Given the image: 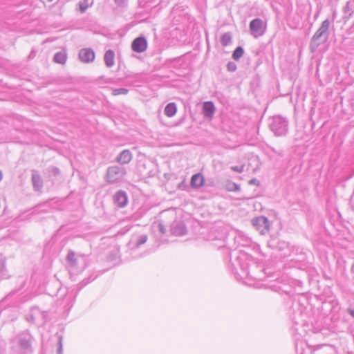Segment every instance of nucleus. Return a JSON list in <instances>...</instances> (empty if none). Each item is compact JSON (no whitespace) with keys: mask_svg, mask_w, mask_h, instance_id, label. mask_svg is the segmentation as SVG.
I'll use <instances>...</instances> for the list:
<instances>
[{"mask_svg":"<svg viewBox=\"0 0 354 354\" xmlns=\"http://www.w3.org/2000/svg\"><path fill=\"white\" fill-rule=\"evenodd\" d=\"M348 313L354 317V310L353 309H348Z\"/></svg>","mask_w":354,"mask_h":354,"instance_id":"e433bc0d","label":"nucleus"},{"mask_svg":"<svg viewBox=\"0 0 354 354\" xmlns=\"http://www.w3.org/2000/svg\"><path fill=\"white\" fill-rule=\"evenodd\" d=\"M66 54L64 52L60 51L55 53L53 61L57 64H64L66 63Z\"/></svg>","mask_w":354,"mask_h":354,"instance_id":"4be33fe9","label":"nucleus"},{"mask_svg":"<svg viewBox=\"0 0 354 354\" xmlns=\"http://www.w3.org/2000/svg\"><path fill=\"white\" fill-rule=\"evenodd\" d=\"M352 270L354 272V266L352 267Z\"/></svg>","mask_w":354,"mask_h":354,"instance_id":"a19ab883","label":"nucleus"},{"mask_svg":"<svg viewBox=\"0 0 354 354\" xmlns=\"http://www.w3.org/2000/svg\"><path fill=\"white\" fill-rule=\"evenodd\" d=\"M177 111V106L174 102H170L165 108V114L169 118L173 117Z\"/></svg>","mask_w":354,"mask_h":354,"instance_id":"aec40b11","label":"nucleus"},{"mask_svg":"<svg viewBox=\"0 0 354 354\" xmlns=\"http://www.w3.org/2000/svg\"><path fill=\"white\" fill-rule=\"evenodd\" d=\"M4 268V263L1 261H0V273L3 271Z\"/></svg>","mask_w":354,"mask_h":354,"instance_id":"58836bf2","label":"nucleus"},{"mask_svg":"<svg viewBox=\"0 0 354 354\" xmlns=\"http://www.w3.org/2000/svg\"><path fill=\"white\" fill-rule=\"evenodd\" d=\"M113 201L118 207H125L128 202L127 193L122 190L118 191L113 196Z\"/></svg>","mask_w":354,"mask_h":354,"instance_id":"f8f14e48","label":"nucleus"},{"mask_svg":"<svg viewBox=\"0 0 354 354\" xmlns=\"http://www.w3.org/2000/svg\"><path fill=\"white\" fill-rule=\"evenodd\" d=\"M59 306H63L66 310H68L73 306L72 296L71 295H66L62 301H59Z\"/></svg>","mask_w":354,"mask_h":354,"instance_id":"412c9836","label":"nucleus"},{"mask_svg":"<svg viewBox=\"0 0 354 354\" xmlns=\"http://www.w3.org/2000/svg\"><path fill=\"white\" fill-rule=\"evenodd\" d=\"M80 11L84 13L86 9L89 7L88 0H83L79 3Z\"/></svg>","mask_w":354,"mask_h":354,"instance_id":"cd10ccee","label":"nucleus"},{"mask_svg":"<svg viewBox=\"0 0 354 354\" xmlns=\"http://www.w3.org/2000/svg\"><path fill=\"white\" fill-rule=\"evenodd\" d=\"M243 48L241 46H238L234 50L232 57L234 60H239L243 55Z\"/></svg>","mask_w":354,"mask_h":354,"instance_id":"393cba45","label":"nucleus"},{"mask_svg":"<svg viewBox=\"0 0 354 354\" xmlns=\"http://www.w3.org/2000/svg\"><path fill=\"white\" fill-rule=\"evenodd\" d=\"M3 174L2 172L0 171V181L2 180Z\"/></svg>","mask_w":354,"mask_h":354,"instance_id":"ea45409f","label":"nucleus"},{"mask_svg":"<svg viewBox=\"0 0 354 354\" xmlns=\"http://www.w3.org/2000/svg\"><path fill=\"white\" fill-rule=\"evenodd\" d=\"M147 239H148V237H147V235H146V234H142V235L139 236L136 239V242L134 243V246L132 247V249L133 248H138L140 246L145 244L147 242Z\"/></svg>","mask_w":354,"mask_h":354,"instance_id":"b1692460","label":"nucleus"},{"mask_svg":"<svg viewBox=\"0 0 354 354\" xmlns=\"http://www.w3.org/2000/svg\"><path fill=\"white\" fill-rule=\"evenodd\" d=\"M132 159V154L129 150H123L116 158L118 162L124 165L128 164Z\"/></svg>","mask_w":354,"mask_h":354,"instance_id":"4468645a","label":"nucleus"},{"mask_svg":"<svg viewBox=\"0 0 354 354\" xmlns=\"http://www.w3.org/2000/svg\"><path fill=\"white\" fill-rule=\"evenodd\" d=\"M204 177L200 173L196 174L192 176L190 182L192 187L198 189L204 185Z\"/></svg>","mask_w":354,"mask_h":354,"instance_id":"2eb2a0df","label":"nucleus"},{"mask_svg":"<svg viewBox=\"0 0 354 354\" xmlns=\"http://www.w3.org/2000/svg\"><path fill=\"white\" fill-rule=\"evenodd\" d=\"M226 189L228 191H231V192L232 191L238 192L240 190V187L236 183L232 182V181H229L226 184Z\"/></svg>","mask_w":354,"mask_h":354,"instance_id":"a878e982","label":"nucleus"},{"mask_svg":"<svg viewBox=\"0 0 354 354\" xmlns=\"http://www.w3.org/2000/svg\"><path fill=\"white\" fill-rule=\"evenodd\" d=\"M78 56L82 62L90 63L95 59V53L90 48H82L80 50Z\"/></svg>","mask_w":354,"mask_h":354,"instance_id":"9b49d317","label":"nucleus"},{"mask_svg":"<svg viewBox=\"0 0 354 354\" xmlns=\"http://www.w3.org/2000/svg\"><path fill=\"white\" fill-rule=\"evenodd\" d=\"M244 166H232L231 167V169L234 171L238 172V173H242L243 171Z\"/></svg>","mask_w":354,"mask_h":354,"instance_id":"c756f323","label":"nucleus"},{"mask_svg":"<svg viewBox=\"0 0 354 354\" xmlns=\"http://www.w3.org/2000/svg\"><path fill=\"white\" fill-rule=\"evenodd\" d=\"M250 184L251 185H258L259 184V181L255 179V178H253V179H251L249 182Z\"/></svg>","mask_w":354,"mask_h":354,"instance_id":"c9c22d12","label":"nucleus"},{"mask_svg":"<svg viewBox=\"0 0 354 354\" xmlns=\"http://www.w3.org/2000/svg\"><path fill=\"white\" fill-rule=\"evenodd\" d=\"M269 148L272 152L277 153L278 156H283V153L282 151H277L274 147H269Z\"/></svg>","mask_w":354,"mask_h":354,"instance_id":"72a5a7b5","label":"nucleus"},{"mask_svg":"<svg viewBox=\"0 0 354 354\" xmlns=\"http://www.w3.org/2000/svg\"><path fill=\"white\" fill-rule=\"evenodd\" d=\"M126 169L119 166H111L107 169L106 181L109 183H114L121 180L126 175Z\"/></svg>","mask_w":354,"mask_h":354,"instance_id":"423d86ee","label":"nucleus"},{"mask_svg":"<svg viewBox=\"0 0 354 354\" xmlns=\"http://www.w3.org/2000/svg\"><path fill=\"white\" fill-rule=\"evenodd\" d=\"M114 59H115V53L113 50H108L105 52L104 56V61L105 63V65L108 68L112 67L114 64Z\"/></svg>","mask_w":354,"mask_h":354,"instance_id":"f3484780","label":"nucleus"},{"mask_svg":"<svg viewBox=\"0 0 354 354\" xmlns=\"http://www.w3.org/2000/svg\"><path fill=\"white\" fill-rule=\"evenodd\" d=\"M49 171L50 172V174L55 176H57L60 173V171L59 169V168L56 167H53L50 169Z\"/></svg>","mask_w":354,"mask_h":354,"instance_id":"7c9ffc66","label":"nucleus"},{"mask_svg":"<svg viewBox=\"0 0 354 354\" xmlns=\"http://www.w3.org/2000/svg\"><path fill=\"white\" fill-rule=\"evenodd\" d=\"M215 111L214 103L211 101L205 102L203 106V113L205 118H212Z\"/></svg>","mask_w":354,"mask_h":354,"instance_id":"ddd939ff","label":"nucleus"},{"mask_svg":"<svg viewBox=\"0 0 354 354\" xmlns=\"http://www.w3.org/2000/svg\"><path fill=\"white\" fill-rule=\"evenodd\" d=\"M129 92V90L127 88H115L113 89L112 91L113 95H126Z\"/></svg>","mask_w":354,"mask_h":354,"instance_id":"bb28decb","label":"nucleus"},{"mask_svg":"<svg viewBox=\"0 0 354 354\" xmlns=\"http://www.w3.org/2000/svg\"><path fill=\"white\" fill-rule=\"evenodd\" d=\"M17 347L20 354H31L33 352L32 336L27 331L20 333L15 338Z\"/></svg>","mask_w":354,"mask_h":354,"instance_id":"20e7f679","label":"nucleus"},{"mask_svg":"<svg viewBox=\"0 0 354 354\" xmlns=\"http://www.w3.org/2000/svg\"><path fill=\"white\" fill-rule=\"evenodd\" d=\"M269 127L275 136H285L288 132V120L281 115H274L270 119Z\"/></svg>","mask_w":354,"mask_h":354,"instance_id":"7ed1b4c3","label":"nucleus"},{"mask_svg":"<svg viewBox=\"0 0 354 354\" xmlns=\"http://www.w3.org/2000/svg\"><path fill=\"white\" fill-rule=\"evenodd\" d=\"M48 1H50V2H51V1H53V0H48Z\"/></svg>","mask_w":354,"mask_h":354,"instance_id":"79ce46f5","label":"nucleus"},{"mask_svg":"<svg viewBox=\"0 0 354 354\" xmlns=\"http://www.w3.org/2000/svg\"><path fill=\"white\" fill-rule=\"evenodd\" d=\"M171 233L175 236H183L187 233L185 223L180 221H175L171 225Z\"/></svg>","mask_w":354,"mask_h":354,"instance_id":"9d476101","label":"nucleus"},{"mask_svg":"<svg viewBox=\"0 0 354 354\" xmlns=\"http://www.w3.org/2000/svg\"><path fill=\"white\" fill-rule=\"evenodd\" d=\"M227 68L230 72H234L236 70V64L233 62H230L227 64Z\"/></svg>","mask_w":354,"mask_h":354,"instance_id":"c85d7f7f","label":"nucleus"},{"mask_svg":"<svg viewBox=\"0 0 354 354\" xmlns=\"http://www.w3.org/2000/svg\"><path fill=\"white\" fill-rule=\"evenodd\" d=\"M66 260L70 271L75 272L82 270L85 267V256L79 255L75 257V253L73 251L68 252Z\"/></svg>","mask_w":354,"mask_h":354,"instance_id":"39448f33","label":"nucleus"},{"mask_svg":"<svg viewBox=\"0 0 354 354\" xmlns=\"http://www.w3.org/2000/svg\"><path fill=\"white\" fill-rule=\"evenodd\" d=\"M48 202H45L43 204H40L38 206L36 207L37 209L39 211H46V209H41L42 207H48Z\"/></svg>","mask_w":354,"mask_h":354,"instance_id":"473e14b6","label":"nucleus"},{"mask_svg":"<svg viewBox=\"0 0 354 354\" xmlns=\"http://www.w3.org/2000/svg\"><path fill=\"white\" fill-rule=\"evenodd\" d=\"M232 42V35L230 32L224 33L221 38V44L223 46H226Z\"/></svg>","mask_w":354,"mask_h":354,"instance_id":"5701e85b","label":"nucleus"},{"mask_svg":"<svg viewBox=\"0 0 354 354\" xmlns=\"http://www.w3.org/2000/svg\"><path fill=\"white\" fill-rule=\"evenodd\" d=\"M35 55V53L34 50H32L29 55V58L31 59V58H33Z\"/></svg>","mask_w":354,"mask_h":354,"instance_id":"4c0bfd02","label":"nucleus"},{"mask_svg":"<svg viewBox=\"0 0 354 354\" xmlns=\"http://www.w3.org/2000/svg\"><path fill=\"white\" fill-rule=\"evenodd\" d=\"M252 223L261 234H265L270 230L269 220L265 216H261L253 218Z\"/></svg>","mask_w":354,"mask_h":354,"instance_id":"6e6552de","label":"nucleus"},{"mask_svg":"<svg viewBox=\"0 0 354 354\" xmlns=\"http://www.w3.org/2000/svg\"><path fill=\"white\" fill-rule=\"evenodd\" d=\"M114 1L119 6H122L125 3V0H114Z\"/></svg>","mask_w":354,"mask_h":354,"instance_id":"f704fd0d","label":"nucleus"},{"mask_svg":"<svg viewBox=\"0 0 354 354\" xmlns=\"http://www.w3.org/2000/svg\"><path fill=\"white\" fill-rule=\"evenodd\" d=\"M343 12L346 19H350L354 13V0L347 1L346 6L343 8Z\"/></svg>","mask_w":354,"mask_h":354,"instance_id":"a211bd4d","label":"nucleus"},{"mask_svg":"<svg viewBox=\"0 0 354 354\" xmlns=\"http://www.w3.org/2000/svg\"><path fill=\"white\" fill-rule=\"evenodd\" d=\"M236 261L243 275L258 281H261L265 278L263 266L257 264L246 254H241L239 255L236 257Z\"/></svg>","mask_w":354,"mask_h":354,"instance_id":"f257e3e1","label":"nucleus"},{"mask_svg":"<svg viewBox=\"0 0 354 354\" xmlns=\"http://www.w3.org/2000/svg\"><path fill=\"white\" fill-rule=\"evenodd\" d=\"M147 48V41L145 37L140 36L135 39L131 43V48L134 52L141 53L145 52Z\"/></svg>","mask_w":354,"mask_h":354,"instance_id":"1a4fd4ad","label":"nucleus"},{"mask_svg":"<svg viewBox=\"0 0 354 354\" xmlns=\"http://www.w3.org/2000/svg\"><path fill=\"white\" fill-rule=\"evenodd\" d=\"M152 232L155 234L163 235L166 233V228L165 225L160 222H154L151 225Z\"/></svg>","mask_w":354,"mask_h":354,"instance_id":"6ab92c4d","label":"nucleus"},{"mask_svg":"<svg viewBox=\"0 0 354 354\" xmlns=\"http://www.w3.org/2000/svg\"><path fill=\"white\" fill-rule=\"evenodd\" d=\"M32 183L35 191L40 190L43 187V180L41 176L36 171L32 173Z\"/></svg>","mask_w":354,"mask_h":354,"instance_id":"dca6fc26","label":"nucleus"},{"mask_svg":"<svg viewBox=\"0 0 354 354\" xmlns=\"http://www.w3.org/2000/svg\"><path fill=\"white\" fill-rule=\"evenodd\" d=\"M330 22L328 19H326L322 21L320 27L311 38L310 48L312 51H315L321 44H323L327 41L330 34Z\"/></svg>","mask_w":354,"mask_h":354,"instance_id":"f03ea898","label":"nucleus"},{"mask_svg":"<svg viewBox=\"0 0 354 354\" xmlns=\"http://www.w3.org/2000/svg\"><path fill=\"white\" fill-rule=\"evenodd\" d=\"M250 30L251 35L255 38L262 36L266 30L263 20L260 18L252 19L250 23Z\"/></svg>","mask_w":354,"mask_h":354,"instance_id":"0eeeda50","label":"nucleus"},{"mask_svg":"<svg viewBox=\"0 0 354 354\" xmlns=\"http://www.w3.org/2000/svg\"><path fill=\"white\" fill-rule=\"evenodd\" d=\"M63 351V346H62V337H59V342H58V348H57V353L58 354H62Z\"/></svg>","mask_w":354,"mask_h":354,"instance_id":"2f4dec72","label":"nucleus"}]
</instances>
